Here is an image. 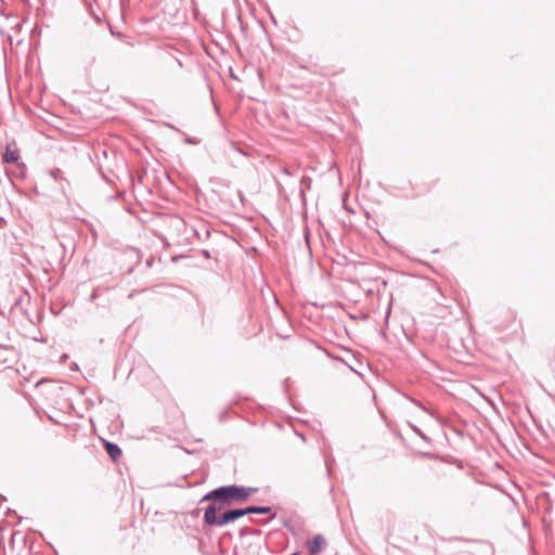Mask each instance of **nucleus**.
I'll return each mask as SVG.
<instances>
[{"label": "nucleus", "instance_id": "f257e3e1", "mask_svg": "<svg viewBox=\"0 0 555 555\" xmlns=\"http://www.w3.org/2000/svg\"><path fill=\"white\" fill-rule=\"evenodd\" d=\"M254 491L240 486L220 487L204 496V501L220 500L227 504L246 501Z\"/></svg>", "mask_w": 555, "mask_h": 555}, {"label": "nucleus", "instance_id": "f03ea898", "mask_svg": "<svg viewBox=\"0 0 555 555\" xmlns=\"http://www.w3.org/2000/svg\"><path fill=\"white\" fill-rule=\"evenodd\" d=\"M271 512L270 507L261 506H250L243 509H232L225 512L221 517H219V526H224L229 522L235 521L236 519L247 515V514H268Z\"/></svg>", "mask_w": 555, "mask_h": 555}, {"label": "nucleus", "instance_id": "7ed1b4c3", "mask_svg": "<svg viewBox=\"0 0 555 555\" xmlns=\"http://www.w3.org/2000/svg\"><path fill=\"white\" fill-rule=\"evenodd\" d=\"M325 539L323 535L318 534L312 540L307 542V547L310 555L319 554L325 546Z\"/></svg>", "mask_w": 555, "mask_h": 555}, {"label": "nucleus", "instance_id": "20e7f679", "mask_svg": "<svg viewBox=\"0 0 555 555\" xmlns=\"http://www.w3.org/2000/svg\"><path fill=\"white\" fill-rule=\"evenodd\" d=\"M20 159V151L15 146V144H7L5 151L3 153V160L5 163H16Z\"/></svg>", "mask_w": 555, "mask_h": 555}, {"label": "nucleus", "instance_id": "39448f33", "mask_svg": "<svg viewBox=\"0 0 555 555\" xmlns=\"http://www.w3.org/2000/svg\"><path fill=\"white\" fill-rule=\"evenodd\" d=\"M216 513V505L208 506L204 514V521L209 526H219V518H217Z\"/></svg>", "mask_w": 555, "mask_h": 555}, {"label": "nucleus", "instance_id": "423d86ee", "mask_svg": "<svg viewBox=\"0 0 555 555\" xmlns=\"http://www.w3.org/2000/svg\"><path fill=\"white\" fill-rule=\"evenodd\" d=\"M105 450L108 453V455L112 457V460L117 461L121 455V450L118 446L105 441L104 443Z\"/></svg>", "mask_w": 555, "mask_h": 555}]
</instances>
